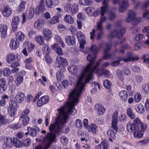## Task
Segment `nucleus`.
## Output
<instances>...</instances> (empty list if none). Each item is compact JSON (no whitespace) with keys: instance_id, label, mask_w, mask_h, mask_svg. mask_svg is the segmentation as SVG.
<instances>
[{"instance_id":"f257e3e1","label":"nucleus","mask_w":149,"mask_h":149,"mask_svg":"<svg viewBox=\"0 0 149 149\" xmlns=\"http://www.w3.org/2000/svg\"><path fill=\"white\" fill-rule=\"evenodd\" d=\"M90 51L91 54L88 55L87 59L89 62L86 66L84 67L81 72L78 79L77 83L75 89L72 92L80 95L84 89L85 83L88 82L92 79L94 76L93 73L98 74L99 76L103 74L109 75V72L105 69L101 68L97 69L100 60L96 62L95 65L93 66L94 63L96 58V54L97 50L95 45H93L91 48Z\"/></svg>"},{"instance_id":"f03ea898","label":"nucleus","mask_w":149,"mask_h":149,"mask_svg":"<svg viewBox=\"0 0 149 149\" xmlns=\"http://www.w3.org/2000/svg\"><path fill=\"white\" fill-rule=\"evenodd\" d=\"M79 94L72 92L69 97V100L67 102L64 107H61L58 109L57 110L59 113L58 116L56 118L55 123L51 124L49 129L56 132H62L64 133H67L70 131L69 129L67 127L62 128L63 125L66 123L67 118V114L74 115L76 111L74 107L79 101Z\"/></svg>"},{"instance_id":"7ed1b4c3","label":"nucleus","mask_w":149,"mask_h":149,"mask_svg":"<svg viewBox=\"0 0 149 149\" xmlns=\"http://www.w3.org/2000/svg\"><path fill=\"white\" fill-rule=\"evenodd\" d=\"M55 137L56 135L50 132L47 134L46 137H44L43 140L40 139H36L37 142H42L44 145L43 148L41 145H39L36 146L34 149H47L51 142L54 140Z\"/></svg>"},{"instance_id":"20e7f679","label":"nucleus","mask_w":149,"mask_h":149,"mask_svg":"<svg viewBox=\"0 0 149 149\" xmlns=\"http://www.w3.org/2000/svg\"><path fill=\"white\" fill-rule=\"evenodd\" d=\"M138 59L137 56H133L132 53H128L127 55V57L125 58L123 57H120L119 58V61H114L111 63V65L113 66H116L120 64V61H123L125 62L136 61Z\"/></svg>"},{"instance_id":"39448f33","label":"nucleus","mask_w":149,"mask_h":149,"mask_svg":"<svg viewBox=\"0 0 149 149\" xmlns=\"http://www.w3.org/2000/svg\"><path fill=\"white\" fill-rule=\"evenodd\" d=\"M136 13L135 11L131 10L129 11L128 16L125 19L126 22L129 23L132 22L133 25L137 24L141 21L140 17L135 18Z\"/></svg>"},{"instance_id":"423d86ee","label":"nucleus","mask_w":149,"mask_h":149,"mask_svg":"<svg viewBox=\"0 0 149 149\" xmlns=\"http://www.w3.org/2000/svg\"><path fill=\"white\" fill-rule=\"evenodd\" d=\"M56 63L58 65V66L61 70H65V67L67 66L68 63L67 60L61 56H57L56 59Z\"/></svg>"},{"instance_id":"0eeeda50","label":"nucleus","mask_w":149,"mask_h":149,"mask_svg":"<svg viewBox=\"0 0 149 149\" xmlns=\"http://www.w3.org/2000/svg\"><path fill=\"white\" fill-rule=\"evenodd\" d=\"M118 114L119 111L118 110H115L112 113L111 117V126L113 129H116L117 128Z\"/></svg>"},{"instance_id":"6e6552de","label":"nucleus","mask_w":149,"mask_h":149,"mask_svg":"<svg viewBox=\"0 0 149 149\" xmlns=\"http://www.w3.org/2000/svg\"><path fill=\"white\" fill-rule=\"evenodd\" d=\"M16 103L14 101L10 102L9 106L8 108V111L9 114L11 116H14L16 115L17 109L16 107Z\"/></svg>"},{"instance_id":"1a4fd4ad","label":"nucleus","mask_w":149,"mask_h":149,"mask_svg":"<svg viewBox=\"0 0 149 149\" xmlns=\"http://www.w3.org/2000/svg\"><path fill=\"white\" fill-rule=\"evenodd\" d=\"M43 34L45 40L47 41H49L53 36L52 31L48 28H45L43 29Z\"/></svg>"},{"instance_id":"9d476101","label":"nucleus","mask_w":149,"mask_h":149,"mask_svg":"<svg viewBox=\"0 0 149 149\" xmlns=\"http://www.w3.org/2000/svg\"><path fill=\"white\" fill-rule=\"evenodd\" d=\"M19 45L20 42L18 40V39H15V38H14L10 40L9 46L11 49L16 50L19 47Z\"/></svg>"},{"instance_id":"9b49d317","label":"nucleus","mask_w":149,"mask_h":149,"mask_svg":"<svg viewBox=\"0 0 149 149\" xmlns=\"http://www.w3.org/2000/svg\"><path fill=\"white\" fill-rule=\"evenodd\" d=\"M129 6L128 0H123L120 3L119 10L123 12Z\"/></svg>"},{"instance_id":"f8f14e48","label":"nucleus","mask_w":149,"mask_h":149,"mask_svg":"<svg viewBox=\"0 0 149 149\" xmlns=\"http://www.w3.org/2000/svg\"><path fill=\"white\" fill-rule=\"evenodd\" d=\"M58 16L55 15L53 16L50 20L48 21H47L46 24L48 25L54 24L58 23L59 21V18L61 17V15L59 13L58 14Z\"/></svg>"},{"instance_id":"ddd939ff","label":"nucleus","mask_w":149,"mask_h":149,"mask_svg":"<svg viewBox=\"0 0 149 149\" xmlns=\"http://www.w3.org/2000/svg\"><path fill=\"white\" fill-rule=\"evenodd\" d=\"M27 130L30 135L32 136H36L39 131V128L37 126H34L33 127H28Z\"/></svg>"},{"instance_id":"4468645a","label":"nucleus","mask_w":149,"mask_h":149,"mask_svg":"<svg viewBox=\"0 0 149 149\" xmlns=\"http://www.w3.org/2000/svg\"><path fill=\"white\" fill-rule=\"evenodd\" d=\"M24 94L22 92H19L16 95L14 98L15 103H20L24 100Z\"/></svg>"},{"instance_id":"2eb2a0df","label":"nucleus","mask_w":149,"mask_h":149,"mask_svg":"<svg viewBox=\"0 0 149 149\" xmlns=\"http://www.w3.org/2000/svg\"><path fill=\"white\" fill-rule=\"evenodd\" d=\"M49 100V98L47 96H43L37 102V105L40 107L43 104H46Z\"/></svg>"},{"instance_id":"dca6fc26","label":"nucleus","mask_w":149,"mask_h":149,"mask_svg":"<svg viewBox=\"0 0 149 149\" xmlns=\"http://www.w3.org/2000/svg\"><path fill=\"white\" fill-rule=\"evenodd\" d=\"M49 88L52 92L59 91L62 89V87L58 82L54 83L53 84L49 86Z\"/></svg>"},{"instance_id":"f3484780","label":"nucleus","mask_w":149,"mask_h":149,"mask_svg":"<svg viewBox=\"0 0 149 149\" xmlns=\"http://www.w3.org/2000/svg\"><path fill=\"white\" fill-rule=\"evenodd\" d=\"M95 107L97 113L100 115H102L106 110L105 107L102 105L100 104H96Z\"/></svg>"},{"instance_id":"a211bd4d","label":"nucleus","mask_w":149,"mask_h":149,"mask_svg":"<svg viewBox=\"0 0 149 149\" xmlns=\"http://www.w3.org/2000/svg\"><path fill=\"white\" fill-rule=\"evenodd\" d=\"M143 132L139 130L138 126L134 128V136L135 138L140 139L143 137Z\"/></svg>"},{"instance_id":"6ab92c4d","label":"nucleus","mask_w":149,"mask_h":149,"mask_svg":"<svg viewBox=\"0 0 149 149\" xmlns=\"http://www.w3.org/2000/svg\"><path fill=\"white\" fill-rule=\"evenodd\" d=\"M1 11L3 16L8 17L11 14L12 9L9 7H5L2 9Z\"/></svg>"},{"instance_id":"aec40b11","label":"nucleus","mask_w":149,"mask_h":149,"mask_svg":"<svg viewBox=\"0 0 149 149\" xmlns=\"http://www.w3.org/2000/svg\"><path fill=\"white\" fill-rule=\"evenodd\" d=\"M107 19L106 17L102 16L100 18V22L97 23V29L100 31H102V24L107 21Z\"/></svg>"},{"instance_id":"412c9836","label":"nucleus","mask_w":149,"mask_h":149,"mask_svg":"<svg viewBox=\"0 0 149 149\" xmlns=\"http://www.w3.org/2000/svg\"><path fill=\"white\" fill-rule=\"evenodd\" d=\"M125 32V31L124 28H122L118 31L116 30H114L111 33V36L112 37L117 36L118 38H120L123 36Z\"/></svg>"},{"instance_id":"4be33fe9","label":"nucleus","mask_w":149,"mask_h":149,"mask_svg":"<svg viewBox=\"0 0 149 149\" xmlns=\"http://www.w3.org/2000/svg\"><path fill=\"white\" fill-rule=\"evenodd\" d=\"M109 0H104L102 1L103 6L101 8L100 14L102 16H104L107 9L108 6V2Z\"/></svg>"},{"instance_id":"5701e85b","label":"nucleus","mask_w":149,"mask_h":149,"mask_svg":"<svg viewBox=\"0 0 149 149\" xmlns=\"http://www.w3.org/2000/svg\"><path fill=\"white\" fill-rule=\"evenodd\" d=\"M47 23V21L46 20L39 19L35 23L34 26L36 28L40 29Z\"/></svg>"},{"instance_id":"b1692460","label":"nucleus","mask_w":149,"mask_h":149,"mask_svg":"<svg viewBox=\"0 0 149 149\" xmlns=\"http://www.w3.org/2000/svg\"><path fill=\"white\" fill-rule=\"evenodd\" d=\"M7 27L6 25L1 24L0 25V32L2 38H5L7 34Z\"/></svg>"},{"instance_id":"393cba45","label":"nucleus","mask_w":149,"mask_h":149,"mask_svg":"<svg viewBox=\"0 0 149 149\" xmlns=\"http://www.w3.org/2000/svg\"><path fill=\"white\" fill-rule=\"evenodd\" d=\"M63 20L65 22L70 24H73L74 22L73 18L69 15H66L64 16Z\"/></svg>"},{"instance_id":"a878e982","label":"nucleus","mask_w":149,"mask_h":149,"mask_svg":"<svg viewBox=\"0 0 149 149\" xmlns=\"http://www.w3.org/2000/svg\"><path fill=\"white\" fill-rule=\"evenodd\" d=\"M97 126L95 124H91V125L87 128L88 131L93 134L96 133Z\"/></svg>"},{"instance_id":"bb28decb","label":"nucleus","mask_w":149,"mask_h":149,"mask_svg":"<svg viewBox=\"0 0 149 149\" xmlns=\"http://www.w3.org/2000/svg\"><path fill=\"white\" fill-rule=\"evenodd\" d=\"M119 96L122 101H126L128 98V95L127 92L124 90L120 91L119 93Z\"/></svg>"},{"instance_id":"cd10ccee","label":"nucleus","mask_w":149,"mask_h":149,"mask_svg":"<svg viewBox=\"0 0 149 149\" xmlns=\"http://www.w3.org/2000/svg\"><path fill=\"white\" fill-rule=\"evenodd\" d=\"M66 42L69 45H74L75 42V38L72 36H67L66 38Z\"/></svg>"},{"instance_id":"c85d7f7f","label":"nucleus","mask_w":149,"mask_h":149,"mask_svg":"<svg viewBox=\"0 0 149 149\" xmlns=\"http://www.w3.org/2000/svg\"><path fill=\"white\" fill-rule=\"evenodd\" d=\"M118 128L116 129H113L114 130L112 129H110L108 130L107 135L109 137L114 139L116 138V134L117 132Z\"/></svg>"},{"instance_id":"c756f323","label":"nucleus","mask_w":149,"mask_h":149,"mask_svg":"<svg viewBox=\"0 0 149 149\" xmlns=\"http://www.w3.org/2000/svg\"><path fill=\"white\" fill-rule=\"evenodd\" d=\"M24 46L28 49L29 52H31L35 47L34 44L29 42H25L24 44Z\"/></svg>"},{"instance_id":"7c9ffc66","label":"nucleus","mask_w":149,"mask_h":149,"mask_svg":"<svg viewBox=\"0 0 149 149\" xmlns=\"http://www.w3.org/2000/svg\"><path fill=\"white\" fill-rule=\"evenodd\" d=\"M108 144L106 141H102L100 143L95 146L96 149H108Z\"/></svg>"},{"instance_id":"2f4dec72","label":"nucleus","mask_w":149,"mask_h":149,"mask_svg":"<svg viewBox=\"0 0 149 149\" xmlns=\"http://www.w3.org/2000/svg\"><path fill=\"white\" fill-rule=\"evenodd\" d=\"M13 139L8 137L6 138L4 144L8 147L11 148L13 147Z\"/></svg>"},{"instance_id":"473e14b6","label":"nucleus","mask_w":149,"mask_h":149,"mask_svg":"<svg viewBox=\"0 0 149 149\" xmlns=\"http://www.w3.org/2000/svg\"><path fill=\"white\" fill-rule=\"evenodd\" d=\"M52 48L55 51L58 55H62L63 52L61 48L58 47L57 43H55L52 46Z\"/></svg>"},{"instance_id":"72a5a7b5","label":"nucleus","mask_w":149,"mask_h":149,"mask_svg":"<svg viewBox=\"0 0 149 149\" xmlns=\"http://www.w3.org/2000/svg\"><path fill=\"white\" fill-rule=\"evenodd\" d=\"M137 126H138V125H136L133 123L129 122L127 124V129L129 132H131L133 130L134 131V128Z\"/></svg>"},{"instance_id":"f704fd0d","label":"nucleus","mask_w":149,"mask_h":149,"mask_svg":"<svg viewBox=\"0 0 149 149\" xmlns=\"http://www.w3.org/2000/svg\"><path fill=\"white\" fill-rule=\"evenodd\" d=\"M6 82L5 79L2 78L0 79V87L3 91H5L7 88Z\"/></svg>"},{"instance_id":"c9c22d12","label":"nucleus","mask_w":149,"mask_h":149,"mask_svg":"<svg viewBox=\"0 0 149 149\" xmlns=\"http://www.w3.org/2000/svg\"><path fill=\"white\" fill-rule=\"evenodd\" d=\"M92 0H79V4L81 6H89L92 4Z\"/></svg>"},{"instance_id":"e433bc0d","label":"nucleus","mask_w":149,"mask_h":149,"mask_svg":"<svg viewBox=\"0 0 149 149\" xmlns=\"http://www.w3.org/2000/svg\"><path fill=\"white\" fill-rule=\"evenodd\" d=\"M35 40L37 42L41 45H43L44 42L43 37L40 35L36 36L35 38Z\"/></svg>"},{"instance_id":"4c0bfd02","label":"nucleus","mask_w":149,"mask_h":149,"mask_svg":"<svg viewBox=\"0 0 149 149\" xmlns=\"http://www.w3.org/2000/svg\"><path fill=\"white\" fill-rule=\"evenodd\" d=\"M15 55L13 53H10L6 57V61L9 63H10L15 60Z\"/></svg>"},{"instance_id":"58836bf2","label":"nucleus","mask_w":149,"mask_h":149,"mask_svg":"<svg viewBox=\"0 0 149 149\" xmlns=\"http://www.w3.org/2000/svg\"><path fill=\"white\" fill-rule=\"evenodd\" d=\"M127 114L132 119H134L135 118V113L133 112L131 108L130 107H129L127 109Z\"/></svg>"},{"instance_id":"ea45409f","label":"nucleus","mask_w":149,"mask_h":149,"mask_svg":"<svg viewBox=\"0 0 149 149\" xmlns=\"http://www.w3.org/2000/svg\"><path fill=\"white\" fill-rule=\"evenodd\" d=\"M68 70L72 74H76L78 72L77 67L74 65H72L71 66H69Z\"/></svg>"},{"instance_id":"a19ab883","label":"nucleus","mask_w":149,"mask_h":149,"mask_svg":"<svg viewBox=\"0 0 149 149\" xmlns=\"http://www.w3.org/2000/svg\"><path fill=\"white\" fill-rule=\"evenodd\" d=\"M24 79L22 76H19L17 77L16 79L15 80L14 82L16 85L17 86L21 85L23 82Z\"/></svg>"},{"instance_id":"79ce46f5","label":"nucleus","mask_w":149,"mask_h":149,"mask_svg":"<svg viewBox=\"0 0 149 149\" xmlns=\"http://www.w3.org/2000/svg\"><path fill=\"white\" fill-rule=\"evenodd\" d=\"M16 38L15 39H18L19 42L20 41H22L24 40L25 37L24 34L22 32L20 31L17 32L16 34Z\"/></svg>"},{"instance_id":"37998d69","label":"nucleus","mask_w":149,"mask_h":149,"mask_svg":"<svg viewBox=\"0 0 149 149\" xmlns=\"http://www.w3.org/2000/svg\"><path fill=\"white\" fill-rule=\"evenodd\" d=\"M8 120L6 119L4 116L0 113V126L7 124Z\"/></svg>"},{"instance_id":"c03bdc74","label":"nucleus","mask_w":149,"mask_h":149,"mask_svg":"<svg viewBox=\"0 0 149 149\" xmlns=\"http://www.w3.org/2000/svg\"><path fill=\"white\" fill-rule=\"evenodd\" d=\"M135 109L136 111L140 114L143 113L144 111L143 106L141 104H139L135 108Z\"/></svg>"},{"instance_id":"a18cd8bd","label":"nucleus","mask_w":149,"mask_h":149,"mask_svg":"<svg viewBox=\"0 0 149 149\" xmlns=\"http://www.w3.org/2000/svg\"><path fill=\"white\" fill-rule=\"evenodd\" d=\"M78 6L76 4H74L72 6L71 9V12L72 15H74L78 12Z\"/></svg>"},{"instance_id":"49530a36","label":"nucleus","mask_w":149,"mask_h":149,"mask_svg":"<svg viewBox=\"0 0 149 149\" xmlns=\"http://www.w3.org/2000/svg\"><path fill=\"white\" fill-rule=\"evenodd\" d=\"M13 146H15L17 148H20L22 146V143L16 138H13Z\"/></svg>"},{"instance_id":"de8ad7c7","label":"nucleus","mask_w":149,"mask_h":149,"mask_svg":"<svg viewBox=\"0 0 149 149\" xmlns=\"http://www.w3.org/2000/svg\"><path fill=\"white\" fill-rule=\"evenodd\" d=\"M55 39L56 41L58 42L59 44L62 47H64V44L60 36L58 35H56L55 36Z\"/></svg>"},{"instance_id":"09e8293b","label":"nucleus","mask_w":149,"mask_h":149,"mask_svg":"<svg viewBox=\"0 0 149 149\" xmlns=\"http://www.w3.org/2000/svg\"><path fill=\"white\" fill-rule=\"evenodd\" d=\"M116 73L118 79L121 81H123L124 80V78L121 71L119 70H118L116 71Z\"/></svg>"},{"instance_id":"8fccbe9b","label":"nucleus","mask_w":149,"mask_h":149,"mask_svg":"<svg viewBox=\"0 0 149 149\" xmlns=\"http://www.w3.org/2000/svg\"><path fill=\"white\" fill-rule=\"evenodd\" d=\"M26 2L24 1L22 2L20 4L17 9V11L21 12L25 8Z\"/></svg>"},{"instance_id":"3c124183","label":"nucleus","mask_w":149,"mask_h":149,"mask_svg":"<svg viewBox=\"0 0 149 149\" xmlns=\"http://www.w3.org/2000/svg\"><path fill=\"white\" fill-rule=\"evenodd\" d=\"M43 53L45 55H48L50 53L51 51L48 45H45L43 46Z\"/></svg>"},{"instance_id":"603ef678","label":"nucleus","mask_w":149,"mask_h":149,"mask_svg":"<svg viewBox=\"0 0 149 149\" xmlns=\"http://www.w3.org/2000/svg\"><path fill=\"white\" fill-rule=\"evenodd\" d=\"M135 101L136 102H139L141 99V96L140 93L139 92L136 93L134 96Z\"/></svg>"},{"instance_id":"864d4df0","label":"nucleus","mask_w":149,"mask_h":149,"mask_svg":"<svg viewBox=\"0 0 149 149\" xmlns=\"http://www.w3.org/2000/svg\"><path fill=\"white\" fill-rule=\"evenodd\" d=\"M57 80L58 81H60L64 78V75L63 73L61 72H58L56 74Z\"/></svg>"},{"instance_id":"5fc2aeb1","label":"nucleus","mask_w":149,"mask_h":149,"mask_svg":"<svg viewBox=\"0 0 149 149\" xmlns=\"http://www.w3.org/2000/svg\"><path fill=\"white\" fill-rule=\"evenodd\" d=\"M104 87L107 89L110 88L111 85V83L109 80H105L103 83Z\"/></svg>"},{"instance_id":"6e6d98bb","label":"nucleus","mask_w":149,"mask_h":149,"mask_svg":"<svg viewBox=\"0 0 149 149\" xmlns=\"http://www.w3.org/2000/svg\"><path fill=\"white\" fill-rule=\"evenodd\" d=\"M95 9L93 7H88L86 8L85 10L87 13L89 15L92 14V13L94 11Z\"/></svg>"},{"instance_id":"4d7b16f0","label":"nucleus","mask_w":149,"mask_h":149,"mask_svg":"<svg viewBox=\"0 0 149 149\" xmlns=\"http://www.w3.org/2000/svg\"><path fill=\"white\" fill-rule=\"evenodd\" d=\"M61 143L63 145H66L68 142V139L67 137L65 136H62L60 138Z\"/></svg>"},{"instance_id":"13d9d810","label":"nucleus","mask_w":149,"mask_h":149,"mask_svg":"<svg viewBox=\"0 0 149 149\" xmlns=\"http://www.w3.org/2000/svg\"><path fill=\"white\" fill-rule=\"evenodd\" d=\"M31 143V140L29 138H28L26 139L23 140L22 143V145L27 147L30 145Z\"/></svg>"},{"instance_id":"bf43d9fd","label":"nucleus","mask_w":149,"mask_h":149,"mask_svg":"<svg viewBox=\"0 0 149 149\" xmlns=\"http://www.w3.org/2000/svg\"><path fill=\"white\" fill-rule=\"evenodd\" d=\"M23 118L22 124L24 126L27 125L29 123L30 120V117L29 116H27Z\"/></svg>"},{"instance_id":"052dcab7","label":"nucleus","mask_w":149,"mask_h":149,"mask_svg":"<svg viewBox=\"0 0 149 149\" xmlns=\"http://www.w3.org/2000/svg\"><path fill=\"white\" fill-rule=\"evenodd\" d=\"M3 75L6 77L8 76L11 74L10 69L7 68H5L3 69Z\"/></svg>"},{"instance_id":"680f3d73","label":"nucleus","mask_w":149,"mask_h":149,"mask_svg":"<svg viewBox=\"0 0 149 149\" xmlns=\"http://www.w3.org/2000/svg\"><path fill=\"white\" fill-rule=\"evenodd\" d=\"M54 3H55L54 1H53V0H46V5L48 8H52Z\"/></svg>"},{"instance_id":"e2e57ef3","label":"nucleus","mask_w":149,"mask_h":149,"mask_svg":"<svg viewBox=\"0 0 149 149\" xmlns=\"http://www.w3.org/2000/svg\"><path fill=\"white\" fill-rule=\"evenodd\" d=\"M29 111V110L28 109H26L21 115L20 118H23L28 115Z\"/></svg>"},{"instance_id":"0e129e2a","label":"nucleus","mask_w":149,"mask_h":149,"mask_svg":"<svg viewBox=\"0 0 149 149\" xmlns=\"http://www.w3.org/2000/svg\"><path fill=\"white\" fill-rule=\"evenodd\" d=\"M77 37L79 40H84L85 38L84 35V33L81 31H79L77 33Z\"/></svg>"},{"instance_id":"69168bd1","label":"nucleus","mask_w":149,"mask_h":149,"mask_svg":"<svg viewBox=\"0 0 149 149\" xmlns=\"http://www.w3.org/2000/svg\"><path fill=\"white\" fill-rule=\"evenodd\" d=\"M34 9H31L29 12L28 14L27 15V19H30L32 18L34 15Z\"/></svg>"},{"instance_id":"338daca9","label":"nucleus","mask_w":149,"mask_h":149,"mask_svg":"<svg viewBox=\"0 0 149 149\" xmlns=\"http://www.w3.org/2000/svg\"><path fill=\"white\" fill-rule=\"evenodd\" d=\"M19 22L20 19L18 16H15L12 19V23L18 24Z\"/></svg>"},{"instance_id":"774afa93","label":"nucleus","mask_w":149,"mask_h":149,"mask_svg":"<svg viewBox=\"0 0 149 149\" xmlns=\"http://www.w3.org/2000/svg\"><path fill=\"white\" fill-rule=\"evenodd\" d=\"M142 89L146 93H148L149 91V83L143 85L142 86Z\"/></svg>"}]
</instances>
